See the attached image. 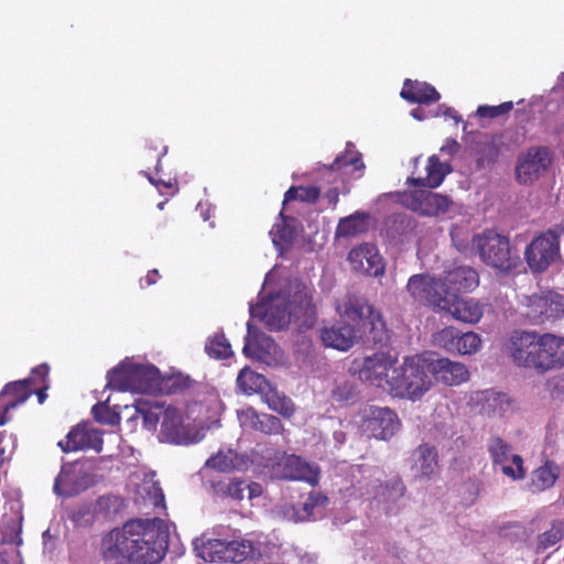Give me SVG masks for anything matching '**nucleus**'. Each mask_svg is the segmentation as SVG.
Wrapping results in <instances>:
<instances>
[{
	"label": "nucleus",
	"mask_w": 564,
	"mask_h": 564,
	"mask_svg": "<svg viewBox=\"0 0 564 564\" xmlns=\"http://www.w3.org/2000/svg\"><path fill=\"white\" fill-rule=\"evenodd\" d=\"M170 547V531L160 518H134L106 532L99 556L105 564H160Z\"/></svg>",
	"instance_id": "f257e3e1"
},
{
	"label": "nucleus",
	"mask_w": 564,
	"mask_h": 564,
	"mask_svg": "<svg viewBox=\"0 0 564 564\" xmlns=\"http://www.w3.org/2000/svg\"><path fill=\"white\" fill-rule=\"evenodd\" d=\"M252 316H259L270 330H281L289 326L292 318L311 327L314 324L316 308L312 295L305 288L297 290L292 300L286 301L280 295L250 307Z\"/></svg>",
	"instance_id": "f03ea898"
},
{
	"label": "nucleus",
	"mask_w": 564,
	"mask_h": 564,
	"mask_svg": "<svg viewBox=\"0 0 564 564\" xmlns=\"http://www.w3.org/2000/svg\"><path fill=\"white\" fill-rule=\"evenodd\" d=\"M336 311L341 316L355 323L367 334V343L373 345L383 344L389 340V334L379 311H377L366 297L357 294H347L336 304Z\"/></svg>",
	"instance_id": "7ed1b4c3"
},
{
	"label": "nucleus",
	"mask_w": 564,
	"mask_h": 564,
	"mask_svg": "<svg viewBox=\"0 0 564 564\" xmlns=\"http://www.w3.org/2000/svg\"><path fill=\"white\" fill-rule=\"evenodd\" d=\"M430 362L420 356L404 359L401 368L390 384V393L395 397H406L411 400L420 399L432 386Z\"/></svg>",
	"instance_id": "20e7f679"
},
{
	"label": "nucleus",
	"mask_w": 564,
	"mask_h": 564,
	"mask_svg": "<svg viewBox=\"0 0 564 564\" xmlns=\"http://www.w3.org/2000/svg\"><path fill=\"white\" fill-rule=\"evenodd\" d=\"M473 243L484 263L501 272H511L520 258L512 254L509 239L494 230L487 229L473 238Z\"/></svg>",
	"instance_id": "39448f33"
},
{
	"label": "nucleus",
	"mask_w": 564,
	"mask_h": 564,
	"mask_svg": "<svg viewBox=\"0 0 564 564\" xmlns=\"http://www.w3.org/2000/svg\"><path fill=\"white\" fill-rule=\"evenodd\" d=\"M398 359L389 352L377 351L365 357L360 365L355 361V372L360 381L390 392V384L398 373Z\"/></svg>",
	"instance_id": "423d86ee"
},
{
	"label": "nucleus",
	"mask_w": 564,
	"mask_h": 564,
	"mask_svg": "<svg viewBox=\"0 0 564 564\" xmlns=\"http://www.w3.org/2000/svg\"><path fill=\"white\" fill-rule=\"evenodd\" d=\"M507 352L519 368L534 370L540 375V334L536 332L516 330L507 341Z\"/></svg>",
	"instance_id": "0eeeda50"
},
{
	"label": "nucleus",
	"mask_w": 564,
	"mask_h": 564,
	"mask_svg": "<svg viewBox=\"0 0 564 564\" xmlns=\"http://www.w3.org/2000/svg\"><path fill=\"white\" fill-rule=\"evenodd\" d=\"M558 258L560 236L552 229L534 237L524 251V259L528 267L534 273L546 271Z\"/></svg>",
	"instance_id": "6e6552de"
},
{
	"label": "nucleus",
	"mask_w": 564,
	"mask_h": 564,
	"mask_svg": "<svg viewBox=\"0 0 564 564\" xmlns=\"http://www.w3.org/2000/svg\"><path fill=\"white\" fill-rule=\"evenodd\" d=\"M524 316L532 325L554 322L564 314L563 297L553 291L534 293L527 296Z\"/></svg>",
	"instance_id": "1a4fd4ad"
},
{
	"label": "nucleus",
	"mask_w": 564,
	"mask_h": 564,
	"mask_svg": "<svg viewBox=\"0 0 564 564\" xmlns=\"http://www.w3.org/2000/svg\"><path fill=\"white\" fill-rule=\"evenodd\" d=\"M406 290L413 301L437 308L445 307L447 291L444 289L442 279L429 274H414L406 284Z\"/></svg>",
	"instance_id": "9d476101"
},
{
	"label": "nucleus",
	"mask_w": 564,
	"mask_h": 564,
	"mask_svg": "<svg viewBox=\"0 0 564 564\" xmlns=\"http://www.w3.org/2000/svg\"><path fill=\"white\" fill-rule=\"evenodd\" d=\"M361 426L369 437L389 440L399 430L400 421L389 408L370 405L364 412Z\"/></svg>",
	"instance_id": "9b49d317"
},
{
	"label": "nucleus",
	"mask_w": 564,
	"mask_h": 564,
	"mask_svg": "<svg viewBox=\"0 0 564 564\" xmlns=\"http://www.w3.org/2000/svg\"><path fill=\"white\" fill-rule=\"evenodd\" d=\"M403 204L422 216L445 214L452 204L449 198L429 189H416L403 195Z\"/></svg>",
	"instance_id": "f8f14e48"
},
{
	"label": "nucleus",
	"mask_w": 564,
	"mask_h": 564,
	"mask_svg": "<svg viewBox=\"0 0 564 564\" xmlns=\"http://www.w3.org/2000/svg\"><path fill=\"white\" fill-rule=\"evenodd\" d=\"M64 453L94 449L100 453L104 447L102 432L82 422L67 433L64 441L57 444Z\"/></svg>",
	"instance_id": "ddd939ff"
},
{
	"label": "nucleus",
	"mask_w": 564,
	"mask_h": 564,
	"mask_svg": "<svg viewBox=\"0 0 564 564\" xmlns=\"http://www.w3.org/2000/svg\"><path fill=\"white\" fill-rule=\"evenodd\" d=\"M351 268L365 275L380 276L384 273V262L373 243L365 242L348 253Z\"/></svg>",
	"instance_id": "4468645a"
},
{
	"label": "nucleus",
	"mask_w": 564,
	"mask_h": 564,
	"mask_svg": "<svg viewBox=\"0 0 564 564\" xmlns=\"http://www.w3.org/2000/svg\"><path fill=\"white\" fill-rule=\"evenodd\" d=\"M319 337L326 347L340 351H347L359 340L367 343V334L348 323L324 327L321 329Z\"/></svg>",
	"instance_id": "2eb2a0df"
},
{
	"label": "nucleus",
	"mask_w": 564,
	"mask_h": 564,
	"mask_svg": "<svg viewBox=\"0 0 564 564\" xmlns=\"http://www.w3.org/2000/svg\"><path fill=\"white\" fill-rule=\"evenodd\" d=\"M540 375L564 367V337L540 334Z\"/></svg>",
	"instance_id": "dca6fc26"
},
{
	"label": "nucleus",
	"mask_w": 564,
	"mask_h": 564,
	"mask_svg": "<svg viewBox=\"0 0 564 564\" xmlns=\"http://www.w3.org/2000/svg\"><path fill=\"white\" fill-rule=\"evenodd\" d=\"M278 468L283 479L306 481L312 486H316L319 481V468L294 454L284 455Z\"/></svg>",
	"instance_id": "f3484780"
},
{
	"label": "nucleus",
	"mask_w": 564,
	"mask_h": 564,
	"mask_svg": "<svg viewBox=\"0 0 564 564\" xmlns=\"http://www.w3.org/2000/svg\"><path fill=\"white\" fill-rule=\"evenodd\" d=\"M487 449L496 465H501L502 473L512 479H522L525 476L523 467V459L520 455L514 454L511 457L514 467L505 465L508 460L511 446L499 436H492L489 438Z\"/></svg>",
	"instance_id": "a211bd4d"
},
{
	"label": "nucleus",
	"mask_w": 564,
	"mask_h": 564,
	"mask_svg": "<svg viewBox=\"0 0 564 564\" xmlns=\"http://www.w3.org/2000/svg\"><path fill=\"white\" fill-rule=\"evenodd\" d=\"M447 305L441 307L440 311L447 312L457 321L475 324L480 321L484 315V305L475 299L459 297L457 294L447 292Z\"/></svg>",
	"instance_id": "6ab92c4d"
},
{
	"label": "nucleus",
	"mask_w": 564,
	"mask_h": 564,
	"mask_svg": "<svg viewBox=\"0 0 564 564\" xmlns=\"http://www.w3.org/2000/svg\"><path fill=\"white\" fill-rule=\"evenodd\" d=\"M442 281L449 293H470L479 285V274L473 267L458 265L447 270Z\"/></svg>",
	"instance_id": "aec40b11"
},
{
	"label": "nucleus",
	"mask_w": 564,
	"mask_h": 564,
	"mask_svg": "<svg viewBox=\"0 0 564 564\" xmlns=\"http://www.w3.org/2000/svg\"><path fill=\"white\" fill-rule=\"evenodd\" d=\"M430 371L437 381L446 386H458L469 378L467 367L448 358H438L430 361Z\"/></svg>",
	"instance_id": "412c9836"
},
{
	"label": "nucleus",
	"mask_w": 564,
	"mask_h": 564,
	"mask_svg": "<svg viewBox=\"0 0 564 564\" xmlns=\"http://www.w3.org/2000/svg\"><path fill=\"white\" fill-rule=\"evenodd\" d=\"M239 420L243 427L261 432L267 435H279L283 432L280 419L268 413H258L253 408H247L239 413Z\"/></svg>",
	"instance_id": "4be33fe9"
},
{
	"label": "nucleus",
	"mask_w": 564,
	"mask_h": 564,
	"mask_svg": "<svg viewBox=\"0 0 564 564\" xmlns=\"http://www.w3.org/2000/svg\"><path fill=\"white\" fill-rule=\"evenodd\" d=\"M551 163L550 151L545 147L532 149L528 152L524 161L519 162L516 172L521 183H527L532 177H538L542 171H545Z\"/></svg>",
	"instance_id": "5701e85b"
},
{
	"label": "nucleus",
	"mask_w": 564,
	"mask_h": 564,
	"mask_svg": "<svg viewBox=\"0 0 564 564\" xmlns=\"http://www.w3.org/2000/svg\"><path fill=\"white\" fill-rule=\"evenodd\" d=\"M400 96L414 104L429 105L440 100V93L426 82L405 79Z\"/></svg>",
	"instance_id": "b1692460"
},
{
	"label": "nucleus",
	"mask_w": 564,
	"mask_h": 564,
	"mask_svg": "<svg viewBox=\"0 0 564 564\" xmlns=\"http://www.w3.org/2000/svg\"><path fill=\"white\" fill-rule=\"evenodd\" d=\"M328 170L343 171L351 177L359 178L362 176L365 170L361 153L355 149L351 142H348L346 150L336 156L334 162L328 166Z\"/></svg>",
	"instance_id": "393cba45"
},
{
	"label": "nucleus",
	"mask_w": 564,
	"mask_h": 564,
	"mask_svg": "<svg viewBox=\"0 0 564 564\" xmlns=\"http://www.w3.org/2000/svg\"><path fill=\"white\" fill-rule=\"evenodd\" d=\"M161 433L170 443L180 444L186 438L183 417L178 409L166 406L163 411Z\"/></svg>",
	"instance_id": "a878e982"
},
{
	"label": "nucleus",
	"mask_w": 564,
	"mask_h": 564,
	"mask_svg": "<svg viewBox=\"0 0 564 564\" xmlns=\"http://www.w3.org/2000/svg\"><path fill=\"white\" fill-rule=\"evenodd\" d=\"M132 391L155 393L160 390L159 370L151 366H132Z\"/></svg>",
	"instance_id": "bb28decb"
},
{
	"label": "nucleus",
	"mask_w": 564,
	"mask_h": 564,
	"mask_svg": "<svg viewBox=\"0 0 564 564\" xmlns=\"http://www.w3.org/2000/svg\"><path fill=\"white\" fill-rule=\"evenodd\" d=\"M280 221H276L270 230L272 242L279 249H289L296 239L297 231L295 228L296 219L285 216L283 212L279 214Z\"/></svg>",
	"instance_id": "cd10ccee"
},
{
	"label": "nucleus",
	"mask_w": 564,
	"mask_h": 564,
	"mask_svg": "<svg viewBox=\"0 0 564 564\" xmlns=\"http://www.w3.org/2000/svg\"><path fill=\"white\" fill-rule=\"evenodd\" d=\"M413 458L419 478H430L438 469V453L433 445L421 444L413 452Z\"/></svg>",
	"instance_id": "c85d7f7f"
},
{
	"label": "nucleus",
	"mask_w": 564,
	"mask_h": 564,
	"mask_svg": "<svg viewBox=\"0 0 564 564\" xmlns=\"http://www.w3.org/2000/svg\"><path fill=\"white\" fill-rule=\"evenodd\" d=\"M452 171L448 164L442 163L436 155L427 160L425 177H410L408 182L415 186L435 188L440 186L444 177Z\"/></svg>",
	"instance_id": "c756f323"
},
{
	"label": "nucleus",
	"mask_w": 564,
	"mask_h": 564,
	"mask_svg": "<svg viewBox=\"0 0 564 564\" xmlns=\"http://www.w3.org/2000/svg\"><path fill=\"white\" fill-rule=\"evenodd\" d=\"M481 412L489 416H501L511 408V399L502 392L481 391L477 398Z\"/></svg>",
	"instance_id": "7c9ffc66"
},
{
	"label": "nucleus",
	"mask_w": 564,
	"mask_h": 564,
	"mask_svg": "<svg viewBox=\"0 0 564 564\" xmlns=\"http://www.w3.org/2000/svg\"><path fill=\"white\" fill-rule=\"evenodd\" d=\"M227 547V540L199 538L194 541L197 556L205 562L225 563Z\"/></svg>",
	"instance_id": "2f4dec72"
},
{
	"label": "nucleus",
	"mask_w": 564,
	"mask_h": 564,
	"mask_svg": "<svg viewBox=\"0 0 564 564\" xmlns=\"http://www.w3.org/2000/svg\"><path fill=\"white\" fill-rule=\"evenodd\" d=\"M370 215L366 212H355L339 220L336 228L338 237H355L365 234L370 227Z\"/></svg>",
	"instance_id": "473e14b6"
},
{
	"label": "nucleus",
	"mask_w": 564,
	"mask_h": 564,
	"mask_svg": "<svg viewBox=\"0 0 564 564\" xmlns=\"http://www.w3.org/2000/svg\"><path fill=\"white\" fill-rule=\"evenodd\" d=\"M237 386L247 395L256 393L263 395L271 384L264 376L245 367L237 377Z\"/></svg>",
	"instance_id": "72a5a7b5"
},
{
	"label": "nucleus",
	"mask_w": 564,
	"mask_h": 564,
	"mask_svg": "<svg viewBox=\"0 0 564 564\" xmlns=\"http://www.w3.org/2000/svg\"><path fill=\"white\" fill-rule=\"evenodd\" d=\"M262 398L270 410L279 413L283 417L290 419L295 412L292 400L272 386L267 389Z\"/></svg>",
	"instance_id": "f704fd0d"
},
{
	"label": "nucleus",
	"mask_w": 564,
	"mask_h": 564,
	"mask_svg": "<svg viewBox=\"0 0 564 564\" xmlns=\"http://www.w3.org/2000/svg\"><path fill=\"white\" fill-rule=\"evenodd\" d=\"M560 476L558 466L546 460L544 465L534 470L532 476V490L543 491L551 488Z\"/></svg>",
	"instance_id": "c9c22d12"
},
{
	"label": "nucleus",
	"mask_w": 564,
	"mask_h": 564,
	"mask_svg": "<svg viewBox=\"0 0 564 564\" xmlns=\"http://www.w3.org/2000/svg\"><path fill=\"white\" fill-rule=\"evenodd\" d=\"M132 367L118 366L107 373V387L118 391H132Z\"/></svg>",
	"instance_id": "e433bc0d"
},
{
	"label": "nucleus",
	"mask_w": 564,
	"mask_h": 564,
	"mask_svg": "<svg viewBox=\"0 0 564 564\" xmlns=\"http://www.w3.org/2000/svg\"><path fill=\"white\" fill-rule=\"evenodd\" d=\"M164 406L158 402L151 403L148 401H140L137 404V412L143 420L145 429L154 430L160 420H162Z\"/></svg>",
	"instance_id": "4c0bfd02"
},
{
	"label": "nucleus",
	"mask_w": 564,
	"mask_h": 564,
	"mask_svg": "<svg viewBox=\"0 0 564 564\" xmlns=\"http://www.w3.org/2000/svg\"><path fill=\"white\" fill-rule=\"evenodd\" d=\"M499 147L492 138H487L485 141L479 142L476 149V165L478 170L494 164L499 156Z\"/></svg>",
	"instance_id": "58836bf2"
},
{
	"label": "nucleus",
	"mask_w": 564,
	"mask_h": 564,
	"mask_svg": "<svg viewBox=\"0 0 564 564\" xmlns=\"http://www.w3.org/2000/svg\"><path fill=\"white\" fill-rule=\"evenodd\" d=\"M205 351L214 359H227L232 356L231 346L224 334H215L205 344Z\"/></svg>",
	"instance_id": "ea45409f"
},
{
	"label": "nucleus",
	"mask_w": 564,
	"mask_h": 564,
	"mask_svg": "<svg viewBox=\"0 0 564 564\" xmlns=\"http://www.w3.org/2000/svg\"><path fill=\"white\" fill-rule=\"evenodd\" d=\"M321 196V189L317 186H291L284 194L283 203L300 200L314 204Z\"/></svg>",
	"instance_id": "a19ab883"
},
{
	"label": "nucleus",
	"mask_w": 564,
	"mask_h": 564,
	"mask_svg": "<svg viewBox=\"0 0 564 564\" xmlns=\"http://www.w3.org/2000/svg\"><path fill=\"white\" fill-rule=\"evenodd\" d=\"M225 563H241L247 560L252 551V544L249 541H227Z\"/></svg>",
	"instance_id": "79ce46f5"
},
{
	"label": "nucleus",
	"mask_w": 564,
	"mask_h": 564,
	"mask_svg": "<svg viewBox=\"0 0 564 564\" xmlns=\"http://www.w3.org/2000/svg\"><path fill=\"white\" fill-rule=\"evenodd\" d=\"M459 330L455 327H445L434 335V343L448 352L456 354Z\"/></svg>",
	"instance_id": "37998d69"
},
{
	"label": "nucleus",
	"mask_w": 564,
	"mask_h": 564,
	"mask_svg": "<svg viewBox=\"0 0 564 564\" xmlns=\"http://www.w3.org/2000/svg\"><path fill=\"white\" fill-rule=\"evenodd\" d=\"M457 350L459 355H471L479 350L481 346V338L474 332L462 333L459 330L458 339L456 341Z\"/></svg>",
	"instance_id": "c03bdc74"
},
{
	"label": "nucleus",
	"mask_w": 564,
	"mask_h": 564,
	"mask_svg": "<svg viewBox=\"0 0 564 564\" xmlns=\"http://www.w3.org/2000/svg\"><path fill=\"white\" fill-rule=\"evenodd\" d=\"M235 456L230 451L228 453L218 452L206 460L205 466L220 473H229L235 469Z\"/></svg>",
	"instance_id": "a18cd8bd"
},
{
	"label": "nucleus",
	"mask_w": 564,
	"mask_h": 564,
	"mask_svg": "<svg viewBox=\"0 0 564 564\" xmlns=\"http://www.w3.org/2000/svg\"><path fill=\"white\" fill-rule=\"evenodd\" d=\"M91 413L94 419L101 424L117 425L120 422L119 413L111 410L106 402L96 403L91 409Z\"/></svg>",
	"instance_id": "49530a36"
},
{
	"label": "nucleus",
	"mask_w": 564,
	"mask_h": 564,
	"mask_svg": "<svg viewBox=\"0 0 564 564\" xmlns=\"http://www.w3.org/2000/svg\"><path fill=\"white\" fill-rule=\"evenodd\" d=\"M216 490L223 491L225 496L234 500H242L246 489L245 481L237 478L231 479L228 484L218 482L215 485Z\"/></svg>",
	"instance_id": "de8ad7c7"
},
{
	"label": "nucleus",
	"mask_w": 564,
	"mask_h": 564,
	"mask_svg": "<svg viewBox=\"0 0 564 564\" xmlns=\"http://www.w3.org/2000/svg\"><path fill=\"white\" fill-rule=\"evenodd\" d=\"M512 109V101H505L498 106L482 105L477 108V115L481 118H497L509 113Z\"/></svg>",
	"instance_id": "09e8293b"
},
{
	"label": "nucleus",
	"mask_w": 564,
	"mask_h": 564,
	"mask_svg": "<svg viewBox=\"0 0 564 564\" xmlns=\"http://www.w3.org/2000/svg\"><path fill=\"white\" fill-rule=\"evenodd\" d=\"M564 536V528L561 522H556L552 524V528L544 533H542L539 538L540 544L544 547H551L560 542Z\"/></svg>",
	"instance_id": "8fccbe9b"
},
{
	"label": "nucleus",
	"mask_w": 564,
	"mask_h": 564,
	"mask_svg": "<svg viewBox=\"0 0 564 564\" xmlns=\"http://www.w3.org/2000/svg\"><path fill=\"white\" fill-rule=\"evenodd\" d=\"M332 397L338 402L354 401L356 398V390L351 382L343 381L336 384L332 391Z\"/></svg>",
	"instance_id": "3c124183"
},
{
	"label": "nucleus",
	"mask_w": 564,
	"mask_h": 564,
	"mask_svg": "<svg viewBox=\"0 0 564 564\" xmlns=\"http://www.w3.org/2000/svg\"><path fill=\"white\" fill-rule=\"evenodd\" d=\"M328 503V498L321 491H312L310 492L306 501L303 503V511L305 512V518L310 519L315 508L325 507Z\"/></svg>",
	"instance_id": "603ef678"
},
{
	"label": "nucleus",
	"mask_w": 564,
	"mask_h": 564,
	"mask_svg": "<svg viewBox=\"0 0 564 564\" xmlns=\"http://www.w3.org/2000/svg\"><path fill=\"white\" fill-rule=\"evenodd\" d=\"M144 175L147 176L149 182L151 184H153L158 188L160 194H162V195H164V194L173 195L178 191V184L175 178L170 177L167 181H165L161 177L153 176L148 172H144Z\"/></svg>",
	"instance_id": "864d4df0"
},
{
	"label": "nucleus",
	"mask_w": 564,
	"mask_h": 564,
	"mask_svg": "<svg viewBox=\"0 0 564 564\" xmlns=\"http://www.w3.org/2000/svg\"><path fill=\"white\" fill-rule=\"evenodd\" d=\"M50 367L47 364H41L32 369L31 375L25 380H30V387H36L48 383Z\"/></svg>",
	"instance_id": "5fc2aeb1"
},
{
	"label": "nucleus",
	"mask_w": 564,
	"mask_h": 564,
	"mask_svg": "<svg viewBox=\"0 0 564 564\" xmlns=\"http://www.w3.org/2000/svg\"><path fill=\"white\" fill-rule=\"evenodd\" d=\"M388 496L392 500L402 498L406 492V487L399 476L393 477L386 484Z\"/></svg>",
	"instance_id": "6e6d98bb"
},
{
	"label": "nucleus",
	"mask_w": 564,
	"mask_h": 564,
	"mask_svg": "<svg viewBox=\"0 0 564 564\" xmlns=\"http://www.w3.org/2000/svg\"><path fill=\"white\" fill-rule=\"evenodd\" d=\"M159 278H160L159 271L156 269H153V270L149 271L144 278L140 279V286L142 289L151 286L156 283Z\"/></svg>",
	"instance_id": "4d7b16f0"
},
{
	"label": "nucleus",
	"mask_w": 564,
	"mask_h": 564,
	"mask_svg": "<svg viewBox=\"0 0 564 564\" xmlns=\"http://www.w3.org/2000/svg\"><path fill=\"white\" fill-rule=\"evenodd\" d=\"M459 148L460 145L455 139H447L441 151L454 155L459 151Z\"/></svg>",
	"instance_id": "13d9d810"
},
{
	"label": "nucleus",
	"mask_w": 564,
	"mask_h": 564,
	"mask_svg": "<svg viewBox=\"0 0 564 564\" xmlns=\"http://www.w3.org/2000/svg\"><path fill=\"white\" fill-rule=\"evenodd\" d=\"M50 388V383H43L36 387H32V393L37 395L39 403H43L47 397L46 390Z\"/></svg>",
	"instance_id": "bf43d9fd"
},
{
	"label": "nucleus",
	"mask_w": 564,
	"mask_h": 564,
	"mask_svg": "<svg viewBox=\"0 0 564 564\" xmlns=\"http://www.w3.org/2000/svg\"><path fill=\"white\" fill-rule=\"evenodd\" d=\"M324 197L327 199L329 205L335 207L339 202V192L336 187L329 188L325 193Z\"/></svg>",
	"instance_id": "052dcab7"
},
{
	"label": "nucleus",
	"mask_w": 564,
	"mask_h": 564,
	"mask_svg": "<svg viewBox=\"0 0 564 564\" xmlns=\"http://www.w3.org/2000/svg\"><path fill=\"white\" fill-rule=\"evenodd\" d=\"M247 487L249 489V498L258 497L262 492L261 486L257 482H251Z\"/></svg>",
	"instance_id": "680f3d73"
},
{
	"label": "nucleus",
	"mask_w": 564,
	"mask_h": 564,
	"mask_svg": "<svg viewBox=\"0 0 564 564\" xmlns=\"http://www.w3.org/2000/svg\"><path fill=\"white\" fill-rule=\"evenodd\" d=\"M10 410H7V402L1 404L0 403V426L4 425L9 421V413Z\"/></svg>",
	"instance_id": "e2e57ef3"
},
{
	"label": "nucleus",
	"mask_w": 564,
	"mask_h": 564,
	"mask_svg": "<svg viewBox=\"0 0 564 564\" xmlns=\"http://www.w3.org/2000/svg\"><path fill=\"white\" fill-rule=\"evenodd\" d=\"M85 516H89V512H85V511H78L76 513H74L73 516V521L76 523V524H82V519L85 517Z\"/></svg>",
	"instance_id": "0e129e2a"
},
{
	"label": "nucleus",
	"mask_w": 564,
	"mask_h": 564,
	"mask_svg": "<svg viewBox=\"0 0 564 564\" xmlns=\"http://www.w3.org/2000/svg\"><path fill=\"white\" fill-rule=\"evenodd\" d=\"M444 115L446 117L453 118L456 121L460 120V117L457 115V111L453 108H446V110L444 111Z\"/></svg>",
	"instance_id": "69168bd1"
},
{
	"label": "nucleus",
	"mask_w": 564,
	"mask_h": 564,
	"mask_svg": "<svg viewBox=\"0 0 564 564\" xmlns=\"http://www.w3.org/2000/svg\"><path fill=\"white\" fill-rule=\"evenodd\" d=\"M411 115H412L415 119H417V120H423V119H424V117H423V110H422V109H420V108L413 109V110H412V112H411Z\"/></svg>",
	"instance_id": "338daca9"
},
{
	"label": "nucleus",
	"mask_w": 564,
	"mask_h": 564,
	"mask_svg": "<svg viewBox=\"0 0 564 564\" xmlns=\"http://www.w3.org/2000/svg\"><path fill=\"white\" fill-rule=\"evenodd\" d=\"M165 153H166V147H163L162 151L160 153H158V162H156V166H155L156 174H159V165H160V162H161V158Z\"/></svg>",
	"instance_id": "774afa93"
}]
</instances>
